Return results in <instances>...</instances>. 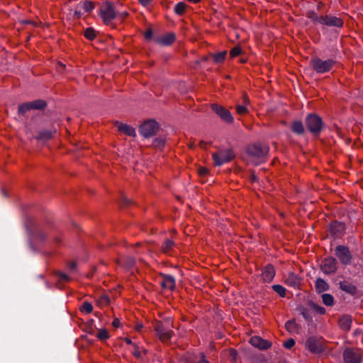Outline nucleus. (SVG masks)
I'll use <instances>...</instances> for the list:
<instances>
[{
	"instance_id": "nucleus-3",
	"label": "nucleus",
	"mask_w": 363,
	"mask_h": 363,
	"mask_svg": "<svg viewBox=\"0 0 363 363\" xmlns=\"http://www.w3.org/2000/svg\"><path fill=\"white\" fill-rule=\"evenodd\" d=\"M304 347L305 349L314 354H320L325 350L323 339L313 336L306 339Z\"/></svg>"
},
{
	"instance_id": "nucleus-7",
	"label": "nucleus",
	"mask_w": 363,
	"mask_h": 363,
	"mask_svg": "<svg viewBox=\"0 0 363 363\" xmlns=\"http://www.w3.org/2000/svg\"><path fill=\"white\" fill-rule=\"evenodd\" d=\"M234 157L233 152L230 149L220 150L213 154V162L217 166H221L225 163L229 162Z\"/></svg>"
},
{
	"instance_id": "nucleus-35",
	"label": "nucleus",
	"mask_w": 363,
	"mask_h": 363,
	"mask_svg": "<svg viewBox=\"0 0 363 363\" xmlns=\"http://www.w3.org/2000/svg\"><path fill=\"white\" fill-rule=\"evenodd\" d=\"M186 4L184 2H179L174 6V11L177 14L182 15L184 13Z\"/></svg>"
},
{
	"instance_id": "nucleus-1",
	"label": "nucleus",
	"mask_w": 363,
	"mask_h": 363,
	"mask_svg": "<svg viewBox=\"0 0 363 363\" xmlns=\"http://www.w3.org/2000/svg\"><path fill=\"white\" fill-rule=\"evenodd\" d=\"M269 152L267 145L255 143L247 147L246 160L248 163L258 165L264 162Z\"/></svg>"
},
{
	"instance_id": "nucleus-39",
	"label": "nucleus",
	"mask_w": 363,
	"mask_h": 363,
	"mask_svg": "<svg viewBox=\"0 0 363 363\" xmlns=\"http://www.w3.org/2000/svg\"><path fill=\"white\" fill-rule=\"evenodd\" d=\"M96 337H98V339H99L101 340H105L108 338L109 335H108V333L106 330L101 329L97 333Z\"/></svg>"
},
{
	"instance_id": "nucleus-5",
	"label": "nucleus",
	"mask_w": 363,
	"mask_h": 363,
	"mask_svg": "<svg viewBox=\"0 0 363 363\" xmlns=\"http://www.w3.org/2000/svg\"><path fill=\"white\" fill-rule=\"evenodd\" d=\"M310 18L313 21L320 24L325 25L328 26L342 27L343 21L341 18L333 16H318L315 13H312Z\"/></svg>"
},
{
	"instance_id": "nucleus-34",
	"label": "nucleus",
	"mask_w": 363,
	"mask_h": 363,
	"mask_svg": "<svg viewBox=\"0 0 363 363\" xmlns=\"http://www.w3.org/2000/svg\"><path fill=\"white\" fill-rule=\"evenodd\" d=\"M273 290L277 293L281 297H285L286 289L284 286L279 284H274L272 286Z\"/></svg>"
},
{
	"instance_id": "nucleus-13",
	"label": "nucleus",
	"mask_w": 363,
	"mask_h": 363,
	"mask_svg": "<svg viewBox=\"0 0 363 363\" xmlns=\"http://www.w3.org/2000/svg\"><path fill=\"white\" fill-rule=\"evenodd\" d=\"M321 269L325 274H333L337 270V261L333 257L325 259L321 264Z\"/></svg>"
},
{
	"instance_id": "nucleus-57",
	"label": "nucleus",
	"mask_w": 363,
	"mask_h": 363,
	"mask_svg": "<svg viewBox=\"0 0 363 363\" xmlns=\"http://www.w3.org/2000/svg\"><path fill=\"white\" fill-rule=\"evenodd\" d=\"M125 341L128 344H129V345L133 344V342H132L131 340H130V339H129V338H128V337H126V338L125 339Z\"/></svg>"
},
{
	"instance_id": "nucleus-23",
	"label": "nucleus",
	"mask_w": 363,
	"mask_h": 363,
	"mask_svg": "<svg viewBox=\"0 0 363 363\" xmlns=\"http://www.w3.org/2000/svg\"><path fill=\"white\" fill-rule=\"evenodd\" d=\"M315 290L318 293H322L329 289L328 283L321 278H318L315 283Z\"/></svg>"
},
{
	"instance_id": "nucleus-56",
	"label": "nucleus",
	"mask_w": 363,
	"mask_h": 363,
	"mask_svg": "<svg viewBox=\"0 0 363 363\" xmlns=\"http://www.w3.org/2000/svg\"><path fill=\"white\" fill-rule=\"evenodd\" d=\"M302 315H303V317H304L306 319H308V318H308V315H307V313H306L305 311H303L302 312Z\"/></svg>"
},
{
	"instance_id": "nucleus-9",
	"label": "nucleus",
	"mask_w": 363,
	"mask_h": 363,
	"mask_svg": "<svg viewBox=\"0 0 363 363\" xmlns=\"http://www.w3.org/2000/svg\"><path fill=\"white\" fill-rule=\"evenodd\" d=\"M322 120L315 114L309 115L306 118V125L310 132L312 133H318L322 129Z\"/></svg>"
},
{
	"instance_id": "nucleus-20",
	"label": "nucleus",
	"mask_w": 363,
	"mask_h": 363,
	"mask_svg": "<svg viewBox=\"0 0 363 363\" xmlns=\"http://www.w3.org/2000/svg\"><path fill=\"white\" fill-rule=\"evenodd\" d=\"M285 283L289 286L296 288L301 283L300 278L295 274L291 273L285 279Z\"/></svg>"
},
{
	"instance_id": "nucleus-17",
	"label": "nucleus",
	"mask_w": 363,
	"mask_h": 363,
	"mask_svg": "<svg viewBox=\"0 0 363 363\" xmlns=\"http://www.w3.org/2000/svg\"><path fill=\"white\" fill-rule=\"evenodd\" d=\"M275 276V270L272 265L266 266L262 272V279L265 282H270Z\"/></svg>"
},
{
	"instance_id": "nucleus-33",
	"label": "nucleus",
	"mask_w": 363,
	"mask_h": 363,
	"mask_svg": "<svg viewBox=\"0 0 363 363\" xmlns=\"http://www.w3.org/2000/svg\"><path fill=\"white\" fill-rule=\"evenodd\" d=\"M121 264L127 268H131L135 264V260L130 257H127L121 259Z\"/></svg>"
},
{
	"instance_id": "nucleus-30",
	"label": "nucleus",
	"mask_w": 363,
	"mask_h": 363,
	"mask_svg": "<svg viewBox=\"0 0 363 363\" xmlns=\"http://www.w3.org/2000/svg\"><path fill=\"white\" fill-rule=\"evenodd\" d=\"M291 129L297 134H302L304 132V127L301 121H294L291 125Z\"/></svg>"
},
{
	"instance_id": "nucleus-16",
	"label": "nucleus",
	"mask_w": 363,
	"mask_h": 363,
	"mask_svg": "<svg viewBox=\"0 0 363 363\" xmlns=\"http://www.w3.org/2000/svg\"><path fill=\"white\" fill-rule=\"evenodd\" d=\"M162 280L160 281V284L162 288L168 290H174L175 288V279L174 277L169 274H162Z\"/></svg>"
},
{
	"instance_id": "nucleus-48",
	"label": "nucleus",
	"mask_w": 363,
	"mask_h": 363,
	"mask_svg": "<svg viewBox=\"0 0 363 363\" xmlns=\"http://www.w3.org/2000/svg\"><path fill=\"white\" fill-rule=\"evenodd\" d=\"M152 30L150 29L145 32V36L146 39H150L152 38Z\"/></svg>"
},
{
	"instance_id": "nucleus-44",
	"label": "nucleus",
	"mask_w": 363,
	"mask_h": 363,
	"mask_svg": "<svg viewBox=\"0 0 363 363\" xmlns=\"http://www.w3.org/2000/svg\"><path fill=\"white\" fill-rule=\"evenodd\" d=\"M164 145V140L160 138H155L153 141V145L155 147L160 148Z\"/></svg>"
},
{
	"instance_id": "nucleus-22",
	"label": "nucleus",
	"mask_w": 363,
	"mask_h": 363,
	"mask_svg": "<svg viewBox=\"0 0 363 363\" xmlns=\"http://www.w3.org/2000/svg\"><path fill=\"white\" fill-rule=\"evenodd\" d=\"M352 318L350 315H343L339 320L340 327L345 330L348 331L351 328Z\"/></svg>"
},
{
	"instance_id": "nucleus-8",
	"label": "nucleus",
	"mask_w": 363,
	"mask_h": 363,
	"mask_svg": "<svg viewBox=\"0 0 363 363\" xmlns=\"http://www.w3.org/2000/svg\"><path fill=\"white\" fill-rule=\"evenodd\" d=\"M335 255L342 264L348 265L352 261V254L346 246L338 245L335 248Z\"/></svg>"
},
{
	"instance_id": "nucleus-21",
	"label": "nucleus",
	"mask_w": 363,
	"mask_h": 363,
	"mask_svg": "<svg viewBox=\"0 0 363 363\" xmlns=\"http://www.w3.org/2000/svg\"><path fill=\"white\" fill-rule=\"evenodd\" d=\"M175 40V35L173 33H168L157 40V43L161 45H170Z\"/></svg>"
},
{
	"instance_id": "nucleus-6",
	"label": "nucleus",
	"mask_w": 363,
	"mask_h": 363,
	"mask_svg": "<svg viewBox=\"0 0 363 363\" xmlns=\"http://www.w3.org/2000/svg\"><path fill=\"white\" fill-rule=\"evenodd\" d=\"M160 129V125L155 120H148L140 126V133L145 138L155 135Z\"/></svg>"
},
{
	"instance_id": "nucleus-52",
	"label": "nucleus",
	"mask_w": 363,
	"mask_h": 363,
	"mask_svg": "<svg viewBox=\"0 0 363 363\" xmlns=\"http://www.w3.org/2000/svg\"><path fill=\"white\" fill-rule=\"evenodd\" d=\"M113 325L115 327V328H118L119 327L120 325V321L118 319H115L113 321Z\"/></svg>"
},
{
	"instance_id": "nucleus-12",
	"label": "nucleus",
	"mask_w": 363,
	"mask_h": 363,
	"mask_svg": "<svg viewBox=\"0 0 363 363\" xmlns=\"http://www.w3.org/2000/svg\"><path fill=\"white\" fill-rule=\"evenodd\" d=\"M343 359L346 363H359L362 357L357 350L347 348L343 352Z\"/></svg>"
},
{
	"instance_id": "nucleus-15",
	"label": "nucleus",
	"mask_w": 363,
	"mask_h": 363,
	"mask_svg": "<svg viewBox=\"0 0 363 363\" xmlns=\"http://www.w3.org/2000/svg\"><path fill=\"white\" fill-rule=\"evenodd\" d=\"M250 344L255 347H257L260 350H267L271 347V343L265 340H263L260 337L254 336L250 340Z\"/></svg>"
},
{
	"instance_id": "nucleus-28",
	"label": "nucleus",
	"mask_w": 363,
	"mask_h": 363,
	"mask_svg": "<svg viewBox=\"0 0 363 363\" xmlns=\"http://www.w3.org/2000/svg\"><path fill=\"white\" fill-rule=\"evenodd\" d=\"M250 100L247 97L244 96V104L243 105H237L236 106V111L240 115L245 114L248 112V109L246 106L247 104H249Z\"/></svg>"
},
{
	"instance_id": "nucleus-54",
	"label": "nucleus",
	"mask_w": 363,
	"mask_h": 363,
	"mask_svg": "<svg viewBox=\"0 0 363 363\" xmlns=\"http://www.w3.org/2000/svg\"><path fill=\"white\" fill-rule=\"evenodd\" d=\"M75 267H76V264L74 262H72L70 264V266H69L70 269L74 270L75 269Z\"/></svg>"
},
{
	"instance_id": "nucleus-19",
	"label": "nucleus",
	"mask_w": 363,
	"mask_h": 363,
	"mask_svg": "<svg viewBox=\"0 0 363 363\" xmlns=\"http://www.w3.org/2000/svg\"><path fill=\"white\" fill-rule=\"evenodd\" d=\"M116 125L120 131L124 133L127 135L132 137H135L136 135L135 130L132 126L118 122H117Z\"/></svg>"
},
{
	"instance_id": "nucleus-38",
	"label": "nucleus",
	"mask_w": 363,
	"mask_h": 363,
	"mask_svg": "<svg viewBox=\"0 0 363 363\" xmlns=\"http://www.w3.org/2000/svg\"><path fill=\"white\" fill-rule=\"evenodd\" d=\"M81 311L90 313L93 311V306L89 302H84L80 308Z\"/></svg>"
},
{
	"instance_id": "nucleus-29",
	"label": "nucleus",
	"mask_w": 363,
	"mask_h": 363,
	"mask_svg": "<svg viewBox=\"0 0 363 363\" xmlns=\"http://www.w3.org/2000/svg\"><path fill=\"white\" fill-rule=\"evenodd\" d=\"M47 235L42 230H38L35 233L33 237V242L38 244L43 243L45 241Z\"/></svg>"
},
{
	"instance_id": "nucleus-18",
	"label": "nucleus",
	"mask_w": 363,
	"mask_h": 363,
	"mask_svg": "<svg viewBox=\"0 0 363 363\" xmlns=\"http://www.w3.org/2000/svg\"><path fill=\"white\" fill-rule=\"evenodd\" d=\"M345 231V225L340 222H334L330 225V232L335 237L340 236Z\"/></svg>"
},
{
	"instance_id": "nucleus-53",
	"label": "nucleus",
	"mask_w": 363,
	"mask_h": 363,
	"mask_svg": "<svg viewBox=\"0 0 363 363\" xmlns=\"http://www.w3.org/2000/svg\"><path fill=\"white\" fill-rule=\"evenodd\" d=\"M143 328V325L142 323H137V325H135V330L138 331H140Z\"/></svg>"
},
{
	"instance_id": "nucleus-61",
	"label": "nucleus",
	"mask_w": 363,
	"mask_h": 363,
	"mask_svg": "<svg viewBox=\"0 0 363 363\" xmlns=\"http://www.w3.org/2000/svg\"><path fill=\"white\" fill-rule=\"evenodd\" d=\"M59 65L62 67V68H64L65 67V65L62 63H60Z\"/></svg>"
},
{
	"instance_id": "nucleus-40",
	"label": "nucleus",
	"mask_w": 363,
	"mask_h": 363,
	"mask_svg": "<svg viewBox=\"0 0 363 363\" xmlns=\"http://www.w3.org/2000/svg\"><path fill=\"white\" fill-rule=\"evenodd\" d=\"M84 36L89 40H93L95 36V30L92 28H88L84 31Z\"/></svg>"
},
{
	"instance_id": "nucleus-46",
	"label": "nucleus",
	"mask_w": 363,
	"mask_h": 363,
	"mask_svg": "<svg viewBox=\"0 0 363 363\" xmlns=\"http://www.w3.org/2000/svg\"><path fill=\"white\" fill-rule=\"evenodd\" d=\"M294 345L295 341L294 339H289L284 343V346L287 349H291Z\"/></svg>"
},
{
	"instance_id": "nucleus-49",
	"label": "nucleus",
	"mask_w": 363,
	"mask_h": 363,
	"mask_svg": "<svg viewBox=\"0 0 363 363\" xmlns=\"http://www.w3.org/2000/svg\"><path fill=\"white\" fill-rule=\"evenodd\" d=\"M138 1L144 6H147L152 1V0H138Z\"/></svg>"
},
{
	"instance_id": "nucleus-42",
	"label": "nucleus",
	"mask_w": 363,
	"mask_h": 363,
	"mask_svg": "<svg viewBox=\"0 0 363 363\" xmlns=\"http://www.w3.org/2000/svg\"><path fill=\"white\" fill-rule=\"evenodd\" d=\"M241 53V48L238 46L233 48L230 52V57L233 58L237 57Z\"/></svg>"
},
{
	"instance_id": "nucleus-58",
	"label": "nucleus",
	"mask_w": 363,
	"mask_h": 363,
	"mask_svg": "<svg viewBox=\"0 0 363 363\" xmlns=\"http://www.w3.org/2000/svg\"><path fill=\"white\" fill-rule=\"evenodd\" d=\"M256 179H257V177H256V176H255V175H254V174H253V175H252V176H251V180H252V182H255V181H256Z\"/></svg>"
},
{
	"instance_id": "nucleus-59",
	"label": "nucleus",
	"mask_w": 363,
	"mask_h": 363,
	"mask_svg": "<svg viewBox=\"0 0 363 363\" xmlns=\"http://www.w3.org/2000/svg\"><path fill=\"white\" fill-rule=\"evenodd\" d=\"M103 301H104L105 303H108V299L107 297H103Z\"/></svg>"
},
{
	"instance_id": "nucleus-11",
	"label": "nucleus",
	"mask_w": 363,
	"mask_h": 363,
	"mask_svg": "<svg viewBox=\"0 0 363 363\" xmlns=\"http://www.w3.org/2000/svg\"><path fill=\"white\" fill-rule=\"evenodd\" d=\"M212 109L215 113L224 121L227 123H232L233 121V117L230 112L222 106L218 104H213Z\"/></svg>"
},
{
	"instance_id": "nucleus-31",
	"label": "nucleus",
	"mask_w": 363,
	"mask_h": 363,
	"mask_svg": "<svg viewBox=\"0 0 363 363\" xmlns=\"http://www.w3.org/2000/svg\"><path fill=\"white\" fill-rule=\"evenodd\" d=\"M322 301L323 303L328 306H331L334 304V298L329 294H323L322 295Z\"/></svg>"
},
{
	"instance_id": "nucleus-27",
	"label": "nucleus",
	"mask_w": 363,
	"mask_h": 363,
	"mask_svg": "<svg viewBox=\"0 0 363 363\" xmlns=\"http://www.w3.org/2000/svg\"><path fill=\"white\" fill-rule=\"evenodd\" d=\"M94 6L91 1H83L77 4V9H82L86 12H91Z\"/></svg>"
},
{
	"instance_id": "nucleus-2",
	"label": "nucleus",
	"mask_w": 363,
	"mask_h": 363,
	"mask_svg": "<svg viewBox=\"0 0 363 363\" xmlns=\"http://www.w3.org/2000/svg\"><path fill=\"white\" fill-rule=\"evenodd\" d=\"M313 69L318 74L329 72L334 66L335 61L331 59L323 60L319 57H313L310 62Z\"/></svg>"
},
{
	"instance_id": "nucleus-43",
	"label": "nucleus",
	"mask_w": 363,
	"mask_h": 363,
	"mask_svg": "<svg viewBox=\"0 0 363 363\" xmlns=\"http://www.w3.org/2000/svg\"><path fill=\"white\" fill-rule=\"evenodd\" d=\"M146 351L145 350H140L138 346L135 345V350L133 352V355L137 358L142 357V354L145 353Z\"/></svg>"
},
{
	"instance_id": "nucleus-55",
	"label": "nucleus",
	"mask_w": 363,
	"mask_h": 363,
	"mask_svg": "<svg viewBox=\"0 0 363 363\" xmlns=\"http://www.w3.org/2000/svg\"><path fill=\"white\" fill-rule=\"evenodd\" d=\"M79 9L77 8V10L74 11V14L78 16H81V11H78Z\"/></svg>"
},
{
	"instance_id": "nucleus-60",
	"label": "nucleus",
	"mask_w": 363,
	"mask_h": 363,
	"mask_svg": "<svg viewBox=\"0 0 363 363\" xmlns=\"http://www.w3.org/2000/svg\"><path fill=\"white\" fill-rule=\"evenodd\" d=\"M202 60H203V61H208V57H207V56L203 57L202 58Z\"/></svg>"
},
{
	"instance_id": "nucleus-62",
	"label": "nucleus",
	"mask_w": 363,
	"mask_h": 363,
	"mask_svg": "<svg viewBox=\"0 0 363 363\" xmlns=\"http://www.w3.org/2000/svg\"><path fill=\"white\" fill-rule=\"evenodd\" d=\"M30 248H32V249H33V250H34V247H33V244H32V243L30 244Z\"/></svg>"
},
{
	"instance_id": "nucleus-50",
	"label": "nucleus",
	"mask_w": 363,
	"mask_h": 363,
	"mask_svg": "<svg viewBox=\"0 0 363 363\" xmlns=\"http://www.w3.org/2000/svg\"><path fill=\"white\" fill-rule=\"evenodd\" d=\"M60 277L61 278V279H62L64 281H68L69 280L68 276L66 274H64V273H60Z\"/></svg>"
},
{
	"instance_id": "nucleus-26",
	"label": "nucleus",
	"mask_w": 363,
	"mask_h": 363,
	"mask_svg": "<svg viewBox=\"0 0 363 363\" xmlns=\"http://www.w3.org/2000/svg\"><path fill=\"white\" fill-rule=\"evenodd\" d=\"M174 247V242L169 239H167L162 245V250L163 252L169 254L173 250Z\"/></svg>"
},
{
	"instance_id": "nucleus-36",
	"label": "nucleus",
	"mask_w": 363,
	"mask_h": 363,
	"mask_svg": "<svg viewBox=\"0 0 363 363\" xmlns=\"http://www.w3.org/2000/svg\"><path fill=\"white\" fill-rule=\"evenodd\" d=\"M30 104L32 105V109H42L46 105L45 101H44L43 100L34 101L30 102Z\"/></svg>"
},
{
	"instance_id": "nucleus-25",
	"label": "nucleus",
	"mask_w": 363,
	"mask_h": 363,
	"mask_svg": "<svg viewBox=\"0 0 363 363\" xmlns=\"http://www.w3.org/2000/svg\"><path fill=\"white\" fill-rule=\"evenodd\" d=\"M53 135V132L51 130H42L40 131L38 135L35 137L36 140L38 141H46L50 139Z\"/></svg>"
},
{
	"instance_id": "nucleus-24",
	"label": "nucleus",
	"mask_w": 363,
	"mask_h": 363,
	"mask_svg": "<svg viewBox=\"0 0 363 363\" xmlns=\"http://www.w3.org/2000/svg\"><path fill=\"white\" fill-rule=\"evenodd\" d=\"M340 287L342 291H346L350 294H354L357 291V288L355 286L347 281L340 282Z\"/></svg>"
},
{
	"instance_id": "nucleus-14",
	"label": "nucleus",
	"mask_w": 363,
	"mask_h": 363,
	"mask_svg": "<svg viewBox=\"0 0 363 363\" xmlns=\"http://www.w3.org/2000/svg\"><path fill=\"white\" fill-rule=\"evenodd\" d=\"M199 359L194 354H186L182 357L180 363H210L203 353H199Z\"/></svg>"
},
{
	"instance_id": "nucleus-41",
	"label": "nucleus",
	"mask_w": 363,
	"mask_h": 363,
	"mask_svg": "<svg viewBox=\"0 0 363 363\" xmlns=\"http://www.w3.org/2000/svg\"><path fill=\"white\" fill-rule=\"evenodd\" d=\"M228 355H229V357H230L231 362H236L237 358H238V352L235 350L230 349L228 351Z\"/></svg>"
},
{
	"instance_id": "nucleus-4",
	"label": "nucleus",
	"mask_w": 363,
	"mask_h": 363,
	"mask_svg": "<svg viewBox=\"0 0 363 363\" xmlns=\"http://www.w3.org/2000/svg\"><path fill=\"white\" fill-rule=\"evenodd\" d=\"M128 13L126 12L118 13L116 11L114 6L107 2L101 9V15L105 23H109L117 16H121L122 18L125 16Z\"/></svg>"
},
{
	"instance_id": "nucleus-51",
	"label": "nucleus",
	"mask_w": 363,
	"mask_h": 363,
	"mask_svg": "<svg viewBox=\"0 0 363 363\" xmlns=\"http://www.w3.org/2000/svg\"><path fill=\"white\" fill-rule=\"evenodd\" d=\"M207 172V169L206 168H200L199 170V173L201 175H204Z\"/></svg>"
},
{
	"instance_id": "nucleus-37",
	"label": "nucleus",
	"mask_w": 363,
	"mask_h": 363,
	"mask_svg": "<svg viewBox=\"0 0 363 363\" xmlns=\"http://www.w3.org/2000/svg\"><path fill=\"white\" fill-rule=\"evenodd\" d=\"M32 109V105L30 102L29 103H25L19 106L18 107V113L23 114L26 113L28 111Z\"/></svg>"
},
{
	"instance_id": "nucleus-45",
	"label": "nucleus",
	"mask_w": 363,
	"mask_h": 363,
	"mask_svg": "<svg viewBox=\"0 0 363 363\" xmlns=\"http://www.w3.org/2000/svg\"><path fill=\"white\" fill-rule=\"evenodd\" d=\"M313 308L319 314H325V309L320 306H318V305H316V304H313Z\"/></svg>"
},
{
	"instance_id": "nucleus-32",
	"label": "nucleus",
	"mask_w": 363,
	"mask_h": 363,
	"mask_svg": "<svg viewBox=\"0 0 363 363\" xmlns=\"http://www.w3.org/2000/svg\"><path fill=\"white\" fill-rule=\"evenodd\" d=\"M226 55H227V52L223 51V52H218L216 54H213V55H212V56H213V60L216 63H221L225 60Z\"/></svg>"
},
{
	"instance_id": "nucleus-47",
	"label": "nucleus",
	"mask_w": 363,
	"mask_h": 363,
	"mask_svg": "<svg viewBox=\"0 0 363 363\" xmlns=\"http://www.w3.org/2000/svg\"><path fill=\"white\" fill-rule=\"evenodd\" d=\"M295 325L294 320H289L286 323L285 327L288 331H291Z\"/></svg>"
},
{
	"instance_id": "nucleus-10",
	"label": "nucleus",
	"mask_w": 363,
	"mask_h": 363,
	"mask_svg": "<svg viewBox=\"0 0 363 363\" xmlns=\"http://www.w3.org/2000/svg\"><path fill=\"white\" fill-rule=\"evenodd\" d=\"M155 330L160 340L166 342L171 339L172 331L167 325H165L161 323H158L155 325Z\"/></svg>"
}]
</instances>
